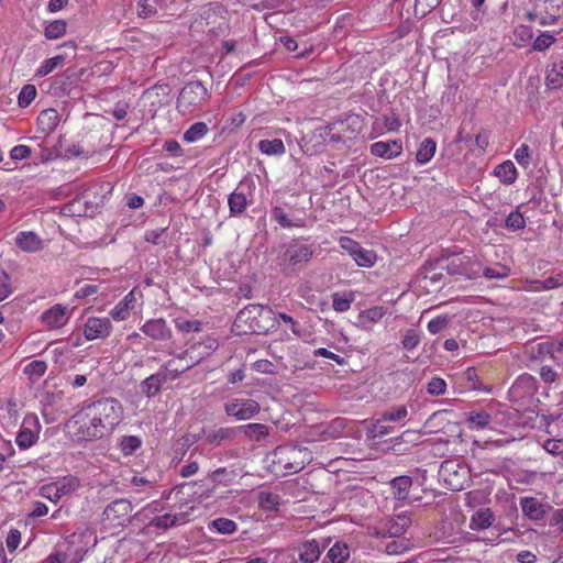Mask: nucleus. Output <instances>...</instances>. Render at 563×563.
Segmentation results:
<instances>
[{
	"label": "nucleus",
	"instance_id": "obj_58",
	"mask_svg": "<svg viewBox=\"0 0 563 563\" xmlns=\"http://www.w3.org/2000/svg\"><path fill=\"white\" fill-rule=\"evenodd\" d=\"M31 153H32L31 147H29L26 145H15L10 151V157L14 161H22V159L27 158L31 155Z\"/></svg>",
	"mask_w": 563,
	"mask_h": 563
},
{
	"label": "nucleus",
	"instance_id": "obj_29",
	"mask_svg": "<svg viewBox=\"0 0 563 563\" xmlns=\"http://www.w3.org/2000/svg\"><path fill=\"white\" fill-rule=\"evenodd\" d=\"M258 150L265 155L280 156L285 153L286 148L280 139L262 140L258 143Z\"/></svg>",
	"mask_w": 563,
	"mask_h": 563
},
{
	"label": "nucleus",
	"instance_id": "obj_62",
	"mask_svg": "<svg viewBox=\"0 0 563 563\" xmlns=\"http://www.w3.org/2000/svg\"><path fill=\"white\" fill-rule=\"evenodd\" d=\"M7 547L10 551H14L21 542V532L18 529H11L7 537Z\"/></svg>",
	"mask_w": 563,
	"mask_h": 563
},
{
	"label": "nucleus",
	"instance_id": "obj_63",
	"mask_svg": "<svg viewBox=\"0 0 563 563\" xmlns=\"http://www.w3.org/2000/svg\"><path fill=\"white\" fill-rule=\"evenodd\" d=\"M549 525L551 527H554L558 532L563 531V508L558 509L553 512L552 517L550 518Z\"/></svg>",
	"mask_w": 563,
	"mask_h": 563
},
{
	"label": "nucleus",
	"instance_id": "obj_25",
	"mask_svg": "<svg viewBox=\"0 0 563 563\" xmlns=\"http://www.w3.org/2000/svg\"><path fill=\"white\" fill-rule=\"evenodd\" d=\"M412 485L410 476H398L390 481L394 498L397 500H405L408 496L409 489Z\"/></svg>",
	"mask_w": 563,
	"mask_h": 563
},
{
	"label": "nucleus",
	"instance_id": "obj_61",
	"mask_svg": "<svg viewBox=\"0 0 563 563\" xmlns=\"http://www.w3.org/2000/svg\"><path fill=\"white\" fill-rule=\"evenodd\" d=\"M483 274L488 279L505 278L509 275V269L506 266H503L499 269L486 267Z\"/></svg>",
	"mask_w": 563,
	"mask_h": 563
},
{
	"label": "nucleus",
	"instance_id": "obj_60",
	"mask_svg": "<svg viewBox=\"0 0 563 563\" xmlns=\"http://www.w3.org/2000/svg\"><path fill=\"white\" fill-rule=\"evenodd\" d=\"M419 335L415 330H408L402 339V345L406 350H413L419 344Z\"/></svg>",
	"mask_w": 563,
	"mask_h": 563
},
{
	"label": "nucleus",
	"instance_id": "obj_11",
	"mask_svg": "<svg viewBox=\"0 0 563 563\" xmlns=\"http://www.w3.org/2000/svg\"><path fill=\"white\" fill-rule=\"evenodd\" d=\"M132 509L130 500L124 498L117 499L109 504L103 510V520L113 525H122L129 519Z\"/></svg>",
	"mask_w": 563,
	"mask_h": 563
},
{
	"label": "nucleus",
	"instance_id": "obj_59",
	"mask_svg": "<svg viewBox=\"0 0 563 563\" xmlns=\"http://www.w3.org/2000/svg\"><path fill=\"white\" fill-rule=\"evenodd\" d=\"M554 37L548 33L540 34L533 42L536 51H543L552 45Z\"/></svg>",
	"mask_w": 563,
	"mask_h": 563
},
{
	"label": "nucleus",
	"instance_id": "obj_23",
	"mask_svg": "<svg viewBox=\"0 0 563 563\" xmlns=\"http://www.w3.org/2000/svg\"><path fill=\"white\" fill-rule=\"evenodd\" d=\"M242 187L243 183L229 196L228 203L231 214L242 213L249 205L246 195L241 190Z\"/></svg>",
	"mask_w": 563,
	"mask_h": 563
},
{
	"label": "nucleus",
	"instance_id": "obj_27",
	"mask_svg": "<svg viewBox=\"0 0 563 563\" xmlns=\"http://www.w3.org/2000/svg\"><path fill=\"white\" fill-rule=\"evenodd\" d=\"M241 429L245 437L254 442H260L269 434V428L263 423H249L242 426Z\"/></svg>",
	"mask_w": 563,
	"mask_h": 563
},
{
	"label": "nucleus",
	"instance_id": "obj_1",
	"mask_svg": "<svg viewBox=\"0 0 563 563\" xmlns=\"http://www.w3.org/2000/svg\"><path fill=\"white\" fill-rule=\"evenodd\" d=\"M85 415L88 422L84 423L81 439H101L122 421L123 407L114 398H104L89 405Z\"/></svg>",
	"mask_w": 563,
	"mask_h": 563
},
{
	"label": "nucleus",
	"instance_id": "obj_13",
	"mask_svg": "<svg viewBox=\"0 0 563 563\" xmlns=\"http://www.w3.org/2000/svg\"><path fill=\"white\" fill-rule=\"evenodd\" d=\"M520 507L525 517L532 521L542 520L551 506L547 503H542L536 497H521Z\"/></svg>",
	"mask_w": 563,
	"mask_h": 563
},
{
	"label": "nucleus",
	"instance_id": "obj_15",
	"mask_svg": "<svg viewBox=\"0 0 563 563\" xmlns=\"http://www.w3.org/2000/svg\"><path fill=\"white\" fill-rule=\"evenodd\" d=\"M305 212L294 211L286 212L283 207L276 206L272 209L273 219L284 228L303 227L305 225Z\"/></svg>",
	"mask_w": 563,
	"mask_h": 563
},
{
	"label": "nucleus",
	"instance_id": "obj_43",
	"mask_svg": "<svg viewBox=\"0 0 563 563\" xmlns=\"http://www.w3.org/2000/svg\"><path fill=\"white\" fill-rule=\"evenodd\" d=\"M64 63V56L57 55L55 57L46 59L41 67L37 69L36 74L38 76H46L52 73L56 67L60 66Z\"/></svg>",
	"mask_w": 563,
	"mask_h": 563
},
{
	"label": "nucleus",
	"instance_id": "obj_52",
	"mask_svg": "<svg viewBox=\"0 0 563 563\" xmlns=\"http://www.w3.org/2000/svg\"><path fill=\"white\" fill-rule=\"evenodd\" d=\"M515 158L520 166L527 168L530 165V148L527 144H521L515 152Z\"/></svg>",
	"mask_w": 563,
	"mask_h": 563
},
{
	"label": "nucleus",
	"instance_id": "obj_35",
	"mask_svg": "<svg viewBox=\"0 0 563 563\" xmlns=\"http://www.w3.org/2000/svg\"><path fill=\"white\" fill-rule=\"evenodd\" d=\"M209 529H214L221 534H232L238 530V525L228 518H217L210 522Z\"/></svg>",
	"mask_w": 563,
	"mask_h": 563
},
{
	"label": "nucleus",
	"instance_id": "obj_41",
	"mask_svg": "<svg viewBox=\"0 0 563 563\" xmlns=\"http://www.w3.org/2000/svg\"><path fill=\"white\" fill-rule=\"evenodd\" d=\"M534 290H549L563 286V274H558L545 278L544 280H537Z\"/></svg>",
	"mask_w": 563,
	"mask_h": 563
},
{
	"label": "nucleus",
	"instance_id": "obj_53",
	"mask_svg": "<svg viewBox=\"0 0 563 563\" xmlns=\"http://www.w3.org/2000/svg\"><path fill=\"white\" fill-rule=\"evenodd\" d=\"M167 232L166 229L147 231L145 240L152 244H166Z\"/></svg>",
	"mask_w": 563,
	"mask_h": 563
},
{
	"label": "nucleus",
	"instance_id": "obj_26",
	"mask_svg": "<svg viewBox=\"0 0 563 563\" xmlns=\"http://www.w3.org/2000/svg\"><path fill=\"white\" fill-rule=\"evenodd\" d=\"M349 251L350 256L362 267H371L377 260L373 249H349Z\"/></svg>",
	"mask_w": 563,
	"mask_h": 563
},
{
	"label": "nucleus",
	"instance_id": "obj_18",
	"mask_svg": "<svg viewBox=\"0 0 563 563\" xmlns=\"http://www.w3.org/2000/svg\"><path fill=\"white\" fill-rule=\"evenodd\" d=\"M325 545H320V543L314 540H307L302 543L299 551V560L301 563H313L316 562L322 552Z\"/></svg>",
	"mask_w": 563,
	"mask_h": 563
},
{
	"label": "nucleus",
	"instance_id": "obj_8",
	"mask_svg": "<svg viewBox=\"0 0 563 563\" xmlns=\"http://www.w3.org/2000/svg\"><path fill=\"white\" fill-rule=\"evenodd\" d=\"M199 362L200 358L191 356V351L187 350L175 355L174 358L167 361L161 368L168 380H175Z\"/></svg>",
	"mask_w": 563,
	"mask_h": 563
},
{
	"label": "nucleus",
	"instance_id": "obj_40",
	"mask_svg": "<svg viewBox=\"0 0 563 563\" xmlns=\"http://www.w3.org/2000/svg\"><path fill=\"white\" fill-rule=\"evenodd\" d=\"M178 516L165 514L163 516H157L153 518L150 522V526L158 529H167L174 527L178 522Z\"/></svg>",
	"mask_w": 563,
	"mask_h": 563
},
{
	"label": "nucleus",
	"instance_id": "obj_48",
	"mask_svg": "<svg viewBox=\"0 0 563 563\" xmlns=\"http://www.w3.org/2000/svg\"><path fill=\"white\" fill-rule=\"evenodd\" d=\"M449 322H450L449 316H446V314L438 316L437 318L429 321L428 330L432 334L440 333L448 327Z\"/></svg>",
	"mask_w": 563,
	"mask_h": 563
},
{
	"label": "nucleus",
	"instance_id": "obj_42",
	"mask_svg": "<svg viewBox=\"0 0 563 563\" xmlns=\"http://www.w3.org/2000/svg\"><path fill=\"white\" fill-rule=\"evenodd\" d=\"M16 246H37L41 240L36 233L32 231L20 232L15 238Z\"/></svg>",
	"mask_w": 563,
	"mask_h": 563
},
{
	"label": "nucleus",
	"instance_id": "obj_20",
	"mask_svg": "<svg viewBox=\"0 0 563 563\" xmlns=\"http://www.w3.org/2000/svg\"><path fill=\"white\" fill-rule=\"evenodd\" d=\"M135 301H136V298H135V291L132 290L130 291L122 301H120L110 312L111 317L114 319V320H119V321H122V320H125L129 314H130V311L132 309H134L135 307Z\"/></svg>",
	"mask_w": 563,
	"mask_h": 563
},
{
	"label": "nucleus",
	"instance_id": "obj_51",
	"mask_svg": "<svg viewBox=\"0 0 563 563\" xmlns=\"http://www.w3.org/2000/svg\"><path fill=\"white\" fill-rule=\"evenodd\" d=\"M12 291L10 276L5 272H0V301L7 299Z\"/></svg>",
	"mask_w": 563,
	"mask_h": 563
},
{
	"label": "nucleus",
	"instance_id": "obj_2",
	"mask_svg": "<svg viewBox=\"0 0 563 563\" xmlns=\"http://www.w3.org/2000/svg\"><path fill=\"white\" fill-rule=\"evenodd\" d=\"M527 353L530 361L542 363L549 358L553 361L560 369L556 371L550 365L541 366L539 375L545 384L554 383L560 378L561 374L563 375V335L530 344L527 346Z\"/></svg>",
	"mask_w": 563,
	"mask_h": 563
},
{
	"label": "nucleus",
	"instance_id": "obj_36",
	"mask_svg": "<svg viewBox=\"0 0 563 563\" xmlns=\"http://www.w3.org/2000/svg\"><path fill=\"white\" fill-rule=\"evenodd\" d=\"M67 23L64 20H56L51 22L45 27V37L48 40H57L66 34Z\"/></svg>",
	"mask_w": 563,
	"mask_h": 563
},
{
	"label": "nucleus",
	"instance_id": "obj_30",
	"mask_svg": "<svg viewBox=\"0 0 563 563\" xmlns=\"http://www.w3.org/2000/svg\"><path fill=\"white\" fill-rule=\"evenodd\" d=\"M327 558L331 563H344L350 558V549L346 543L336 542L329 549Z\"/></svg>",
	"mask_w": 563,
	"mask_h": 563
},
{
	"label": "nucleus",
	"instance_id": "obj_57",
	"mask_svg": "<svg viewBox=\"0 0 563 563\" xmlns=\"http://www.w3.org/2000/svg\"><path fill=\"white\" fill-rule=\"evenodd\" d=\"M99 289L100 285L86 284L75 292L74 297L76 299L88 298L90 296L96 295L99 291Z\"/></svg>",
	"mask_w": 563,
	"mask_h": 563
},
{
	"label": "nucleus",
	"instance_id": "obj_39",
	"mask_svg": "<svg viewBox=\"0 0 563 563\" xmlns=\"http://www.w3.org/2000/svg\"><path fill=\"white\" fill-rule=\"evenodd\" d=\"M120 449L124 455H132L142 445V441L135 435H125L120 440Z\"/></svg>",
	"mask_w": 563,
	"mask_h": 563
},
{
	"label": "nucleus",
	"instance_id": "obj_28",
	"mask_svg": "<svg viewBox=\"0 0 563 563\" xmlns=\"http://www.w3.org/2000/svg\"><path fill=\"white\" fill-rule=\"evenodd\" d=\"M547 85L558 89L563 86V62H554L547 71Z\"/></svg>",
	"mask_w": 563,
	"mask_h": 563
},
{
	"label": "nucleus",
	"instance_id": "obj_49",
	"mask_svg": "<svg viewBox=\"0 0 563 563\" xmlns=\"http://www.w3.org/2000/svg\"><path fill=\"white\" fill-rule=\"evenodd\" d=\"M446 383L440 377H433L427 385V391L432 396H440L445 393Z\"/></svg>",
	"mask_w": 563,
	"mask_h": 563
},
{
	"label": "nucleus",
	"instance_id": "obj_14",
	"mask_svg": "<svg viewBox=\"0 0 563 563\" xmlns=\"http://www.w3.org/2000/svg\"><path fill=\"white\" fill-rule=\"evenodd\" d=\"M69 318V310L59 303L54 305L42 314L43 323L51 329H59L64 327L68 322Z\"/></svg>",
	"mask_w": 563,
	"mask_h": 563
},
{
	"label": "nucleus",
	"instance_id": "obj_19",
	"mask_svg": "<svg viewBox=\"0 0 563 563\" xmlns=\"http://www.w3.org/2000/svg\"><path fill=\"white\" fill-rule=\"evenodd\" d=\"M402 151L401 143L399 142H376L372 144L371 152L375 156L385 157V158H393L398 156Z\"/></svg>",
	"mask_w": 563,
	"mask_h": 563
},
{
	"label": "nucleus",
	"instance_id": "obj_55",
	"mask_svg": "<svg viewBox=\"0 0 563 563\" xmlns=\"http://www.w3.org/2000/svg\"><path fill=\"white\" fill-rule=\"evenodd\" d=\"M40 493L42 497L54 503H57L62 498L58 493V487L54 483L42 486Z\"/></svg>",
	"mask_w": 563,
	"mask_h": 563
},
{
	"label": "nucleus",
	"instance_id": "obj_21",
	"mask_svg": "<svg viewBox=\"0 0 563 563\" xmlns=\"http://www.w3.org/2000/svg\"><path fill=\"white\" fill-rule=\"evenodd\" d=\"M494 514L489 508H482L471 517L470 527L473 530H484L494 522Z\"/></svg>",
	"mask_w": 563,
	"mask_h": 563
},
{
	"label": "nucleus",
	"instance_id": "obj_5",
	"mask_svg": "<svg viewBox=\"0 0 563 563\" xmlns=\"http://www.w3.org/2000/svg\"><path fill=\"white\" fill-rule=\"evenodd\" d=\"M209 99L208 89L200 81H189L180 90L177 108L186 112L190 107H198Z\"/></svg>",
	"mask_w": 563,
	"mask_h": 563
},
{
	"label": "nucleus",
	"instance_id": "obj_10",
	"mask_svg": "<svg viewBox=\"0 0 563 563\" xmlns=\"http://www.w3.org/2000/svg\"><path fill=\"white\" fill-rule=\"evenodd\" d=\"M312 256L309 249H285L280 257V266L285 274L301 268Z\"/></svg>",
	"mask_w": 563,
	"mask_h": 563
},
{
	"label": "nucleus",
	"instance_id": "obj_16",
	"mask_svg": "<svg viewBox=\"0 0 563 563\" xmlns=\"http://www.w3.org/2000/svg\"><path fill=\"white\" fill-rule=\"evenodd\" d=\"M141 330L153 340L166 341L172 338V330L164 319L150 320L142 325Z\"/></svg>",
	"mask_w": 563,
	"mask_h": 563
},
{
	"label": "nucleus",
	"instance_id": "obj_4",
	"mask_svg": "<svg viewBox=\"0 0 563 563\" xmlns=\"http://www.w3.org/2000/svg\"><path fill=\"white\" fill-rule=\"evenodd\" d=\"M408 409L406 406L393 407L380 413L379 418L373 419L367 428V433L372 438H382L395 431V427L386 424L388 422H399L407 418Z\"/></svg>",
	"mask_w": 563,
	"mask_h": 563
},
{
	"label": "nucleus",
	"instance_id": "obj_47",
	"mask_svg": "<svg viewBox=\"0 0 563 563\" xmlns=\"http://www.w3.org/2000/svg\"><path fill=\"white\" fill-rule=\"evenodd\" d=\"M525 218L518 210L510 212L505 220L506 228L514 231L525 228Z\"/></svg>",
	"mask_w": 563,
	"mask_h": 563
},
{
	"label": "nucleus",
	"instance_id": "obj_34",
	"mask_svg": "<svg viewBox=\"0 0 563 563\" xmlns=\"http://www.w3.org/2000/svg\"><path fill=\"white\" fill-rule=\"evenodd\" d=\"M209 129L205 122H196L184 133V141L188 143L196 142L208 133Z\"/></svg>",
	"mask_w": 563,
	"mask_h": 563
},
{
	"label": "nucleus",
	"instance_id": "obj_7",
	"mask_svg": "<svg viewBox=\"0 0 563 563\" xmlns=\"http://www.w3.org/2000/svg\"><path fill=\"white\" fill-rule=\"evenodd\" d=\"M224 411L236 420H249L260 413L261 406L254 399L234 397L224 405Z\"/></svg>",
	"mask_w": 563,
	"mask_h": 563
},
{
	"label": "nucleus",
	"instance_id": "obj_6",
	"mask_svg": "<svg viewBox=\"0 0 563 563\" xmlns=\"http://www.w3.org/2000/svg\"><path fill=\"white\" fill-rule=\"evenodd\" d=\"M468 474L467 467L455 461H444L440 466V475L448 486L455 492L464 488L468 481Z\"/></svg>",
	"mask_w": 563,
	"mask_h": 563
},
{
	"label": "nucleus",
	"instance_id": "obj_44",
	"mask_svg": "<svg viewBox=\"0 0 563 563\" xmlns=\"http://www.w3.org/2000/svg\"><path fill=\"white\" fill-rule=\"evenodd\" d=\"M36 97V88L33 85H25L22 87L18 102L20 107H27Z\"/></svg>",
	"mask_w": 563,
	"mask_h": 563
},
{
	"label": "nucleus",
	"instance_id": "obj_45",
	"mask_svg": "<svg viewBox=\"0 0 563 563\" xmlns=\"http://www.w3.org/2000/svg\"><path fill=\"white\" fill-rule=\"evenodd\" d=\"M53 483L58 487V493L60 497L69 495L70 493L75 492L76 488L78 487V482L74 477H65L62 481Z\"/></svg>",
	"mask_w": 563,
	"mask_h": 563
},
{
	"label": "nucleus",
	"instance_id": "obj_24",
	"mask_svg": "<svg viewBox=\"0 0 563 563\" xmlns=\"http://www.w3.org/2000/svg\"><path fill=\"white\" fill-rule=\"evenodd\" d=\"M493 418L487 411H471L466 413V423L472 430H482L487 428Z\"/></svg>",
	"mask_w": 563,
	"mask_h": 563
},
{
	"label": "nucleus",
	"instance_id": "obj_56",
	"mask_svg": "<svg viewBox=\"0 0 563 563\" xmlns=\"http://www.w3.org/2000/svg\"><path fill=\"white\" fill-rule=\"evenodd\" d=\"M411 519L409 516L401 514L397 516L395 523L391 526L394 534H401L410 526Z\"/></svg>",
	"mask_w": 563,
	"mask_h": 563
},
{
	"label": "nucleus",
	"instance_id": "obj_46",
	"mask_svg": "<svg viewBox=\"0 0 563 563\" xmlns=\"http://www.w3.org/2000/svg\"><path fill=\"white\" fill-rule=\"evenodd\" d=\"M176 328L183 333L198 332L201 330L202 323L198 320H185L178 318L175 320Z\"/></svg>",
	"mask_w": 563,
	"mask_h": 563
},
{
	"label": "nucleus",
	"instance_id": "obj_3",
	"mask_svg": "<svg viewBox=\"0 0 563 563\" xmlns=\"http://www.w3.org/2000/svg\"><path fill=\"white\" fill-rule=\"evenodd\" d=\"M273 455L274 463L279 465L286 473H297L301 471L306 463L311 460L308 449L296 445L277 446Z\"/></svg>",
	"mask_w": 563,
	"mask_h": 563
},
{
	"label": "nucleus",
	"instance_id": "obj_50",
	"mask_svg": "<svg viewBox=\"0 0 563 563\" xmlns=\"http://www.w3.org/2000/svg\"><path fill=\"white\" fill-rule=\"evenodd\" d=\"M543 449L554 456L563 455V439H548Z\"/></svg>",
	"mask_w": 563,
	"mask_h": 563
},
{
	"label": "nucleus",
	"instance_id": "obj_32",
	"mask_svg": "<svg viewBox=\"0 0 563 563\" xmlns=\"http://www.w3.org/2000/svg\"><path fill=\"white\" fill-rule=\"evenodd\" d=\"M235 435L233 428H220L213 430L206 435V442L212 445H219L224 441L232 440Z\"/></svg>",
	"mask_w": 563,
	"mask_h": 563
},
{
	"label": "nucleus",
	"instance_id": "obj_22",
	"mask_svg": "<svg viewBox=\"0 0 563 563\" xmlns=\"http://www.w3.org/2000/svg\"><path fill=\"white\" fill-rule=\"evenodd\" d=\"M495 176L505 185H512L517 179V168L511 161L497 165L494 169Z\"/></svg>",
	"mask_w": 563,
	"mask_h": 563
},
{
	"label": "nucleus",
	"instance_id": "obj_54",
	"mask_svg": "<svg viewBox=\"0 0 563 563\" xmlns=\"http://www.w3.org/2000/svg\"><path fill=\"white\" fill-rule=\"evenodd\" d=\"M58 121V114L55 110L48 109L45 111H42L38 115V122L43 124L44 122H47V129L53 130Z\"/></svg>",
	"mask_w": 563,
	"mask_h": 563
},
{
	"label": "nucleus",
	"instance_id": "obj_38",
	"mask_svg": "<svg viewBox=\"0 0 563 563\" xmlns=\"http://www.w3.org/2000/svg\"><path fill=\"white\" fill-rule=\"evenodd\" d=\"M46 369L47 365L44 361L35 360L24 367V374L27 375L30 379L34 380L42 377Z\"/></svg>",
	"mask_w": 563,
	"mask_h": 563
},
{
	"label": "nucleus",
	"instance_id": "obj_64",
	"mask_svg": "<svg viewBox=\"0 0 563 563\" xmlns=\"http://www.w3.org/2000/svg\"><path fill=\"white\" fill-rule=\"evenodd\" d=\"M384 125L387 129V131H397L400 126V121L395 113H391L384 118Z\"/></svg>",
	"mask_w": 563,
	"mask_h": 563
},
{
	"label": "nucleus",
	"instance_id": "obj_33",
	"mask_svg": "<svg viewBox=\"0 0 563 563\" xmlns=\"http://www.w3.org/2000/svg\"><path fill=\"white\" fill-rule=\"evenodd\" d=\"M537 389V379L530 374L520 375L512 385V391L517 393L522 390L526 394H531Z\"/></svg>",
	"mask_w": 563,
	"mask_h": 563
},
{
	"label": "nucleus",
	"instance_id": "obj_31",
	"mask_svg": "<svg viewBox=\"0 0 563 563\" xmlns=\"http://www.w3.org/2000/svg\"><path fill=\"white\" fill-rule=\"evenodd\" d=\"M435 150H437L435 142L430 137L424 139L418 148V152L416 155L417 161L420 164H426V163L430 162L431 158L434 156Z\"/></svg>",
	"mask_w": 563,
	"mask_h": 563
},
{
	"label": "nucleus",
	"instance_id": "obj_37",
	"mask_svg": "<svg viewBox=\"0 0 563 563\" xmlns=\"http://www.w3.org/2000/svg\"><path fill=\"white\" fill-rule=\"evenodd\" d=\"M332 298H333V301H332V306H333V309L338 312H345L350 309L352 302L354 301V296L352 292L350 294H339V292H334L332 295Z\"/></svg>",
	"mask_w": 563,
	"mask_h": 563
},
{
	"label": "nucleus",
	"instance_id": "obj_9",
	"mask_svg": "<svg viewBox=\"0 0 563 563\" xmlns=\"http://www.w3.org/2000/svg\"><path fill=\"white\" fill-rule=\"evenodd\" d=\"M42 426L35 415H27L16 434L15 442L22 450L31 448L38 439Z\"/></svg>",
	"mask_w": 563,
	"mask_h": 563
},
{
	"label": "nucleus",
	"instance_id": "obj_12",
	"mask_svg": "<svg viewBox=\"0 0 563 563\" xmlns=\"http://www.w3.org/2000/svg\"><path fill=\"white\" fill-rule=\"evenodd\" d=\"M111 328L109 318L89 317L82 327V333L89 341L104 339L110 334Z\"/></svg>",
	"mask_w": 563,
	"mask_h": 563
},
{
	"label": "nucleus",
	"instance_id": "obj_17",
	"mask_svg": "<svg viewBox=\"0 0 563 563\" xmlns=\"http://www.w3.org/2000/svg\"><path fill=\"white\" fill-rule=\"evenodd\" d=\"M168 382L167 377L163 373L162 368L141 383V391L147 397H153L161 391L163 384Z\"/></svg>",
	"mask_w": 563,
	"mask_h": 563
}]
</instances>
